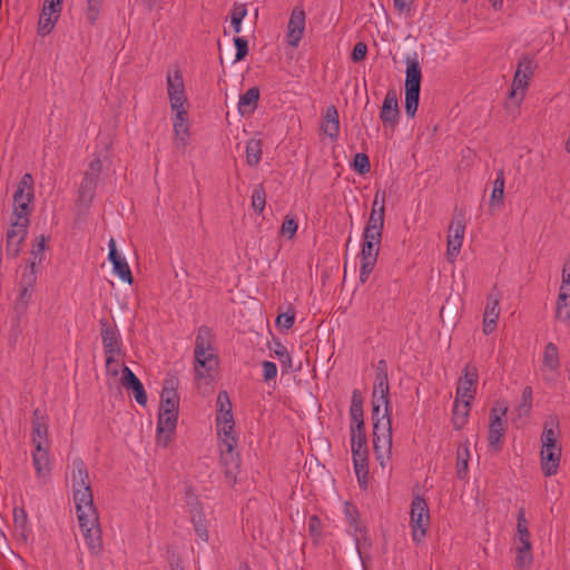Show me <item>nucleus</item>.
<instances>
[{"instance_id":"f257e3e1","label":"nucleus","mask_w":570,"mask_h":570,"mask_svg":"<svg viewBox=\"0 0 570 570\" xmlns=\"http://www.w3.org/2000/svg\"><path fill=\"white\" fill-rule=\"evenodd\" d=\"M68 479L70 480L78 522L86 544L94 554H98L102 549L99 517L94 504L89 473L81 459L72 460Z\"/></svg>"},{"instance_id":"f03ea898","label":"nucleus","mask_w":570,"mask_h":570,"mask_svg":"<svg viewBox=\"0 0 570 570\" xmlns=\"http://www.w3.org/2000/svg\"><path fill=\"white\" fill-rule=\"evenodd\" d=\"M387 364L380 360L373 386V446L376 460L385 468L392 455V425L390 417Z\"/></svg>"},{"instance_id":"7ed1b4c3","label":"nucleus","mask_w":570,"mask_h":570,"mask_svg":"<svg viewBox=\"0 0 570 570\" xmlns=\"http://www.w3.org/2000/svg\"><path fill=\"white\" fill-rule=\"evenodd\" d=\"M558 422L554 420L546 422L541 435V469L546 476L554 475L561 458V446L557 441Z\"/></svg>"},{"instance_id":"20e7f679","label":"nucleus","mask_w":570,"mask_h":570,"mask_svg":"<svg viewBox=\"0 0 570 570\" xmlns=\"http://www.w3.org/2000/svg\"><path fill=\"white\" fill-rule=\"evenodd\" d=\"M405 63V112L414 117L419 106L422 70L416 53L406 56Z\"/></svg>"},{"instance_id":"39448f33","label":"nucleus","mask_w":570,"mask_h":570,"mask_svg":"<svg viewBox=\"0 0 570 570\" xmlns=\"http://www.w3.org/2000/svg\"><path fill=\"white\" fill-rule=\"evenodd\" d=\"M30 224L29 217L21 215H11L10 227L6 235V254L16 258L21 252V245L26 239L27 230Z\"/></svg>"},{"instance_id":"423d86ee","label":"nucleus","mask_w":570,"mask_h":570,"mask_svg":"<svg viewBox=\"0 0 570 570\" xmlns=\"http://www.w3.org/2000/svg\"><path fill=\"white\" fill-rule=\"evenodd\" d=\"M430 524V511L428 503L421 497H415L411 504V528L412 539L421 542L425 535Z\"/></svg>"},{"instance_id":"0eeeda50","label":"nucleus","mask_w":570,"mask_h":570,"mask_svg":"<svg viewBox=\"0 0 570 570\" xmlns=\"http://www.w3.org/2000/svg\"><path fill=\"white\" fill-rule=\"evenodd\" d=\"M33 199V178L30 174H24L18 184L13 194V209L11 215H21L29 217L31 213L30 204Z\"/></svg>"},{"instance_id":"6e6552de","label":"nucleus","mask_w":570,"mask_h":570,"mask_svg":"<svg viewBox=\"0 0 570 570\" xmlns=\"http://www.w3.org/2000/svg\"><path fill=\"white\" fill-rule=\"evenodd\" d=\"M556 318L570 326V257L562 269V281L556 304Z\"/></svg>"},{"instance_id":"1a4fd4ad","label":"nucleus","mask_w":570,"mask_h":570,"mask_svg":"<svg viewBox=\"0 0 570 570\" xmlns=\"http://www.w3.org/2000/svg\"><path fill=\"white\" fill-rule=\"evenodd\" d=\"M534 65L531 58L522 57L519 61L517 71L512 81V89L510 91V98H518V104L521 102L528 89L529 81L533 76Z\"/></svg>"},{"instance_id":"9d476101","label":"nucleus","mask_w":570,"mask_h":570,"mask_svg":"<svg viewBox=\"0 0 570 570\" xmlns=\"http://www.w3.org/2000/svg\"><path fill=\"white\" fill-rule=\"evenodd\" d=\"M345 514L350 522L351 531L356 544V550L361 560L364 562V551L371 546L367 530L360 522L358 512L354 505L346 503Z\"/></svg>"},{"instance_id":"9b49d317","label":"nucleus","mask_w":570,"mask_h":570,"mask_svg":"<svg viewBox=\"0 0 570 570\" xmlns=\"http://www.w3.org/2000/svg\"><path fill=\"white\" fill-rule=\"evenodd\" d=\"M167 91L173 111L187 110V97L185 94V86L183 76L179 70L168 72L167 75Z\"/></svg>"},{"instance_id":"f8f14e48","label":"nucleus","mask_w":570,"mask_h":570,"mask_svg":"<svg viewBox=\"0 0 570 570\" xmlns=\"http://www.w3.org/2000/svg\"><path fill=\"white\" fill-rule=\"evenodd\" d=\"M508 406L504 403L498 402L490 413L489 425V445L491 449L498 451L501 448V439L504 434L503 416H505Z\"/></svg>"},{"instance_id":"ddd939ff","label":"nucleus","mask_w":570,"mask_h":570,"mask_svg":"<svg viewBox=\"0 0 570 570\" xmlns=\"http://www.w3.org/2000/svg\"><path fill=\"white\" fill-rule=\"evenodd\" d=\"M465 233V220L463 215L453 218L448 234L446 258L453 263L460 253Z\"/></svg>"},{"instance_id":"4468645a","label":"nucleus","mask_w":570,"mask_h":570,"mask_svg":"<svg viewBox=\"0 0 570 570\" xmlns=\"http://www.w3.org/2000/svg\"><path fill=\"white\" fill-rule=\"evenodd\" d=\"M186 505L196 534L199 539L207 542L209 534L206 525V519L200 509L197 497L190 490L186 491Z\"/></svg>"},{"instance_id":"2eb2a0df","label":"nucleus","mask_w":570,"mask_h":570,"mask_svg":"<svg viewBox=\"0 0 570 570\" xmlns=\"http://www.w3.org/2000/svg\"><path fill=\"white\" fill-rule=\"evenodd\" d=\"M101 338L106 355V368L107 371H110L111 364L115 362V357L121 352L120 338L117 330L107 323H102Z\"/></svg>"},{"instance_id":"dca6fc26","label":"nucleus","mask_w":570,"mask_h":570,"mask_svg":"<svg viewBox=\"0 0 570 570\" xmlns=\"http://www.w3.org/2000/svg\"><path fill=\"white\" fill-rule=\"evenodd\" d=\"M177 419L178 411H159L156 436L158 445L166 448L169 444L171 434L176 430Z\"/></svg>"},{"instance_id":"f3484780","label":"nucleus","mask_w":570,"mask_h":570,"mask_svg":"<svg viewBox=\"0 0 570 570\" xmlns=\"http://www.w3.org/2000/svg\"><path fill=\"white\" fill-rule=\"evenodd\" d=\"M478 384V370L475 366L468 364L462 376L459 379L456 395L458 401L471 402L474 397Z\"/></svg>"},{"instance_id":"a211bd4d","label":"nucleus","mask_w":570,"mask_h":570,"mask_svg":"<svg viewBox=\"0 0 570 570\" xmlns=\"http://www.w3.org/2000/svg\"><path fill=\"white\" fill-rule=\"evenodd\" d=\"M400 118V108L397 101V94L394 89H391L386 92L385 98L383 100L380 119L383 122L385 128H390L393 130L399 122Z\"/></svg>"},{"instance_id":"6ab92c4d","label":"nucleus","mask_w":570,"mask_h":570,"mask_svg":"<svg viewBox=\"0 0 570 570\" xmlns=\"http://www.w3.org/2000/svg\"><path fill=\"white\" fill-rule=\"evenodd\" d=\"M306 14L303 8L295 7L287 23V42L293 48L297 47L305 30Z\"/></svg>"},{"instance_id":"aec40b11","label":"nucleus","mask_w":570,"mask_h":570,"mask_svg":"<svg viewBox=\"0 0 570 570\" xmlns=\"http://www.w3.org/2000/svg\"><path fill=\"white\" fill-rule=\"evenodd\" d=\"M195 355L196 380L213 379V373L218 366V358L215 351H203Z\"/></svg>"},{"instance_id":"412c9836","label":"nucleus","mask_w":570,"mask_h":570,"mask_svg":"<svg viewBox=\"0 0 570 570\" xmlns=\"http://www.w3.org/2000/svg\"><path fill=\"white\" fill-rule=\"evenodd\" d=\"M31 425V442L33 448L50 446L47 417L39 409L33 411Z\"/></svg>"},{"instance_id":"4be33fe9","label":"nucleus","mask_w":570,"mask_h":570,"mask_svg":"<svg viewBox=\"0 0 570 570\" xmlns=\"http://www.w3.org/2000/svg\"><path fill=\"white\" fill-rule=\"evenodd\" d=\"M174 112V145L177 150H184L189 139V124L187 118V110H178Z\"/></svg>"},{"instance_id":"5701e85b","label":"nucleus","mask_w":570,"mask_h":570,"mask_svg":"<svg viewBox=\"0 0 570 570\" xmlns=\"http://www.w3.org/2000/svg\"><path fill=\"white\" fill-rule=\"evenodd\" d=\"M217 434L220 440L222 459L227 462L228 459L234 461V448L236 446V438L234 435V423L216 424Z\"/></svg>"},{"instance_id":"b1692460","label":"nucleus","mask_w":570,"mask_h":570,"mask_svg":"<svg viewBox=\"0 0 570 570\" xmlns=\"http://www.w3.org/2000/svg\"><path fill=\"white\" fill-rule=\"evenodd\" d=\"M500 295L492 292L488 296V302L483 313V332L484 334L492 333L497 327V321L500 315Z\"/></svg>"},{"instance_id":"393cba45","label":"nucleus","mask_w":570,"mask_h":570,"mask_svg":"<svg viewBox=\"0 0 570 570\" xmlns=\"http://www.w3.org/2000/svg\"><path fill=\"white\" fill-rule=\"evenodd\" d=\"M178 385V380L175 376L168 377L165 381L163 391H161V400L159 411H178L179 406V395L176 391Z\"/></svg>"},{"instance_id":"a878e982","label":"nucleus","mask_w":570,"mask_h":570,"mask_svg":"<svg viewBox=\"0 0 570 570\" xmlns=\"http://www.w3.org/2000/svg\"><path fill=\"white\" fill-rule=\"evenodd\" d=\"M121 384L126 390L131 389L134 391L135 400L138 404L145 405L147 403V395L142 383L127 366L121 371Z\"/></svg>"},{"instance_id":"bb28decb","label":"nucleus","mask_w":570,"mask_h":570,"mask_svg":"<svg viewBox=\"0 0 570 570\" xmlns=\"http://www.w3.org/2000/svg\"><path fill=\"white\" fill-rule=\"evenodd\" d=\"M50 446H38L32 451V463L36 470V475L42 481H47L50 475Z\"/></svg>"},{"instance_id":"cd10ccee","label":"nucleus","mask_w":570,"mask_h":570,"mask_svg":"<svg viewBox=\"0 0 570 570\" xmlns=\"http://www.w3.org/2000/svg\"><path fill=\"white\" fill-rule=\"evenodd\" d=\"M323 132L332 140H336L340 132V119L337 109L334 106H328L325 110L322 121Z\"/></svg>"},{"instance_id":"c85d7f7f","label":"nucleus","mask_w":570,"mask_h":570,"mask_svg":"<svg viewBox=\"0 0 570 570\" xmlns=\"http://www.w3.org/2000/svg\"><path fill=\"white\" fill-rule=\"evenodd\" d=\"M98 180L83 175L78 190V204L81 207H88L95 196Z\"/></svg>"},{"instance_id":"c756f323","label":"nucleus","mask_w":570,"mask_h":570,"mask_svg":"<svg viewBox=\"0 0 570 570\" xmlns=\"http://www.w3.org/2000/svg\"><path fill=\"white\" fill-rule=\"evenodd\" d=\"M384 217L385 214H381L379 210H371L368 222L363 233V238H382Z\"/></svg>"},{"instance_id":"7c9ffc66","label":"nucleus","mask_w":570,"mask_h":570,"mask_svg":"<svg viewBox=\"0 0 570 570\" xmlns=\"http://www.w3.org/2000/svg\"><path fill=\"white\" fill-rule=\"evenodd\" d=\"M60 13V10L48 9L42 7L38 22V33L41 36L50 33L55 24L57 23Z\"/></svg>"},{"instance_id":"2f4dec72","label":"nucleus","mask_w":570,"mask_h":570,"mask_svg":"<svg viewBox=\"0 0 570 570\" xmlns=\"http://www.w3.org/2000/svg\"><path fill=\"white\" fill-rule=\"evenodd\" d=\"M350 414L352 420L351 430H364L363 404L358 391L353 392Z\"/></svg>"},{"instance_id":"473e14b6","label":"nucleus","mask_w":570,"mask_h":570,"mask_svg":"<svg viewBox=\"0 0 570 570\" xmlns=\"http://www.w3.org/2000/svg\"><path fill=\"white\" fill-rule=\"evenodd\" d=\"M259 99V89L257 87L249 88L244 95L239 97L238 111L240 115H249L254 112Z\"/></svg>"},{"instance_id":"72a5a7b5","label":"nucleus","mask_w":570,"mask_h":570,"mask_svg":"<svg viewBox=\"0 0 570 570\" xmlns=\"http://www.w3.org/2000/svg\"><path fill=\"white\" fill-rule=\"evenodd\" d=\"M351 450L353 458L368 455L365 430H351Z\"/></svg>"},{"instance_id":"f704fd0d","label":"nucleus","mask_w":570,"mask_h":570,"mask_svg":"<svg viewBox=\"0 0 570 570\" xmlns=\"http://www.w3.org/2000/svg\"><path fill=\"white\" fill-rule=\"evenodd\" d=\"M214 334L207 326H200L197 331L195 338L194 354H199L203 351H215L213 347Z\"/></svg>"},{"instance_id":"c9c22d12","label":"nucleus","mask_w":570,"mask_h":570,"mask_svg":"<svg viewBox=\"0 0 570 570\" xmlns=\"http://www.w3.org/2000/svg\"><path fill=\"white\" fill-rule=\"evenodd\" d=\"M470 405L471 402L458 401V399H455L453 405V424L456 430H460L466 423L470 412Z\"/></svg>"},{"instance_id":"e433bc0d","label":"nucleus","mask_w":570,"mask_h":570,"mask_svg":"<svg viewBox=\"0 0 570 570\" xmlns=\"http://www.w3.org/2000/svg\"><path fill=\"white\" fill-rule=\"evenodd\" d=\"M13 523L16 532L26 542L29 538L30 529L28 527L27 513L23 509L14 508Z\"/></svg>"},{"instance_id":"4c0bfd02","label":"nucleus","mask_w":570,"mask_h":570,"mask_svg":"<svg viewBox=\"0 0 570 570\" xmlns=\"http://www.w3.org/2000/svg\"><path fill=\"white\" fill-rule=\"evenodd\" d=\"M470 460V449L468 442L458 448L456 453V474L459 479H464L468 474V463Z\"/></svg>"},{"instance_id":"58836bf2","label":"nucleus","mask_w":570,"mask_h":570,"mask_svg":"<svg viewBox=\"0 0 570 570\" xmlns=\"http://www.w3.org/2000/svg\"><path fill=\"white\" fill-rule=\"evenodd\" d=\"M504 197V175L500 170L493 183V189L490 198V208L501 207Z\"/></svg>"},{"instance_id":"ea45409f","label":"nucleus","mask_w":570,"mask_h":570,"mask_svg":"<svg viewBox=\"0 0 570 570\" xmlns=\"http://www.w3.org/2000/svg\"><path fill=\"white\" fill-rule=\"evenodd\" d=\"M560 366L559 351L554 343H548L543 352V367L556 372Z\"/></svg>"},{"instance_id":"a19ab883","label":"nucleus","mask_w":570,"mask_h":570,"mask_svg":"<svg viewBox=\"0 0 570 570\" xmlns=\"http://www.w3.org/2000/svg\"><path fill=\"white\" fill-rule=\"evenodd\" d=\"M517 543H527L530 542V532H529V523L525 517V511L521 508L518 512L517 517V534H515Z\"/></svg>"},{"instance_id":"79ce46f5","label":"nucleus","mask_w":570,"mask_h":570,"mask_svg":"<svg viewBox=\"0 0 570 570\" xmlns=\"http://www.w3.org/2000/svg\"><path fill=\"white\" fill-rule=\"evenodd\" d=\"M262 157L261 139L252 138L246 144V163L254 167L257 166Z\"/></svg>"},{"instance_id":"37998d69","label":"nucleus","mask_w":570,"mask_h":570,"mask_svg":"<svg viewBox=\"0 0 570 570\" xmlns=\"http://www.w3.org/2000/svg\"><path fill=\"white\" fill-rule=\"evenodd\" d=\"M531 542L527 543H517V567L520 569H524L532 562V553H531Z\"/></svg>"},{"instance_id":"c03bdc74","label":"nucleus","mask_w":570,"mask_h":570,"mask_svg":"<svg viewBox=\"0 0 570 570\" xmlns=\"http://www.w3.org/2000/svg\"><path fill=\"white\" fill-rule=\"evenodd\" d=\"M104 0H86L85 18L88 23L94 26L99 19Z\"/></svg>"},{"instance_id":"a18cd8bd","label":"nucleus","mask_w":570,"mask_h":570,"mask_svg":"<svg viewBox=\"0 0 570 570\" xmlns=\"http://www.w3.org/2000/svg\"><path fill=\"white\" fill-rule=\"evenodd\" d=\"M380 244L381 238L374 237V239L371 238H363V245L361 249V257L362 258H377L379 252H380Z\"/></svg>"},{"instance_id":"49530a36","label":"nucleus","mask_w":570,"mask_h":570,"mask_svg":"<svg viewBox=\"0 0 570 570\" xmlns=\"http://www.w3.org/2000/svg\"><path fill=\"white\" fill-rule=\"evenodd\" d=\"M353 463H354V470H355V474L357 476L358 482L362 485H365L366 480H367V474H368L367 456L353 458Z\"/></svg>"},{"instance_id":"de8ad7c7","label":"nucleus","mask_w":570,"mask_h":570,"mask_svg":"<svg viewBox=\"0 0 570 570\" xmlns=\"http://www.w3.org/2000/svg\"><path fill=\"white\" fill-rule=\"evenodd\" d=\"M112 267H114V273L116 275H118V277L121 281L127 282L128 284L132 283V276H131L129 265L124 257L121 259H119L118 262H115Z\"/></svg>"},{"instance_id":"09e8293b","label":"nucleus","mask_w":570,"mask_h":570,"mask_svg":"<svg viewBox=\"0 0 570 570\" xmlns=\"http://www.w3.org/2000/svg\"><path fill=\"white\" fill-rule=\"evenodd\" d=\"M265 204H266L265 190L262 186H257L253 190L252 207L256 213L261 214L265 208Z\"/></svg>"},{"instance_id":"8fccbe9b","label":"nucleus","mask_w":570,"mask_h":570,"mask_svg":"<svg viewBox=\"0 0 570 570\" xmlns=\"http://www.w3.org/2000/svg\"><path fill=\"white\" fill-rule=\"evenodd\" d=\"M37 281L36 262L31 261L21 275L20 286L33 287Z\"/></svg>"},{"instance_id":"3c124183","label":"nucleus","mask_w":570,"mask_h":570,"mask_svg":"<svg viewBox=\"0 0 570 570\" xmlns=\"http://www.w3.org/2000/svg\"><path fill=\"white\" fill-rule=\"evenodd\" d=\"M273 351L274 354L278 357L284 370H288L292 367V357L287 348L282 343L276 342Z\"/></svg>"},{"instance_id":"603ef678","label":"nucleus","mask_w":570,"mask_h":570,"mask_svg":"<svg viewBox=\"0 0 570 570\" xmlns=\"http://www.w3.org/2000/svg\"><path fill=\"white\" fill-rule=\"evenodd\" d=\"M298 224L296 219L287 215L281 226L279 234L288 239H292L295 236Z\"/></svg>"},{"instance_id":"864d4df0","label":"nucleus","mask_w":570,"mask_h":570,"mask_svg":"<svg viewBox=\"0 0 570 570\" xmlns=\"http://www.w3.org/2000/svg\"><path fill=\"white\" fill-rule=\"evenodd\" d=\"M376 261L377 258H362L361 257V262H360V282L361 283H365L371 273L373 272L374 267H375V264H376Z\"/></svg>"},{"instance_id":"5fc2aeb1","label":"nucleus","mask_w":570,"mask_h":570,"mask_svg":"<svg viewBox=\"0 0 570 570\" xmlns=\"http://www.w3.org/2000/svg\"><path fill=\"white\" fill-rule=\"evenodd\" d=\"M104 168V160L99 156H94L89 161L88 169L85 175L98 180Z\"/></svg>"},{"instance_id":"6e6d98bb","label":"nucleus","mask_w":570,"mask_h":570,"mask_svg":"<svg viewBox=\"0 0 570 570\" xmlns=\"http://www.w3.org/2000/svg\"><path fill=\"white\" fill-rule=\"evenodd\" d=\"M531 403H532V390L530 386H527L522 391L521 401H520L519 409H518L520 415L529 414V412L531 410Z\"/></svg>"},{"instance_id":"4d7b16f0","label":"nucleus","mask_w":570,"mask_h":570,"mask_svg":"<svg viewBox=\"0 0 570 570\" xmlns=\"http://www.w3.org/2000/svg\"><path fill=\"white\" fill-rule=\"evenodd\" d=\"M46 248V237L43 235L39 236L36 239V244L31 250L32 261L37 264H40L43 259V252Z\"/></svg>"},{"instance_id":"13d9d810","label":"nucleus","mask_w":570,"mask_h":570,"mask_svg":"<svg viewBox=\"0 0 570 570\" xmlns=\"http://www.w3.org/2000/svg\"><path fill=\"white\" fill-rule=\"evenodd\" d=\"M354 168L360 174H365V173L370 171L371 165H370L368 157L362 153L356 154L354 157Z\"/></svg>"},{"instance_id":"bf43d9fd","label":"nucleus","mask_w":570,"mask_h":570,"mask_svg":"<svg viewBox=\"0 0 570 570\" xmlns=\"http://www.w3.org/2000/svg\"><path fill=\"white\" fill-rule=\"evenodd\" d=\"M234 45L236 47V61L243 60L248 53V42L245 38H234Z\"/></svg>"},{"instance_id":"052dcab7","label":"nucleus","mask_w":570,"mask_h":570,"mask_svg":"<svg viewBox=\"0 0 570 570\" xmlns=\"http://www.w3.org/2000/svg\"><path fill=\"white\" fill-rule=\"evenodd\" d=\"M295 321V314L294 312H286L283 314H279L276 318V325L279 328L289 330Z\"/></svg>"},{"instance_id":"680f3d73","label":"nucleus","mask_w":570,"mask_h":570,"mask_svg":"<svg viewBox=\"0 0 570 570\" xmlns=\"http://www.w3.org/2000/svg\"><path fill=\"white\" fill-rule=\"evenodd\" d=\"M413 2L414 0H393L395 10L406 17H411Z\"/></svg>"},{"instance_id":"e2e57ef3","label":"nucleus","mask_w":570,"mask_h":570,"mask_svg":"<svg viewBox=\"0 0 570 570\" xmlns=\"http://www.w3.org/2000/svg\"><path fill=\"white\" fill-rule=\"evenodd\" d=\"M232 411V403L226 391L219 392L217 396V413Z\"/></svg>"},{"instance_id":"0e129e2a","label":"nucleus","mask_w":570,"mask_h":570,"mask_svg":"<svg viewBox=\"0 0 570 570\" xmlns=\"http://www.w3.org/2000/svg\"><path fill=\"white\" fill-rule=\"evenodd\" d=\"M264 381H271L277 375V366L271 361H264L262 363Z\"/></svg>"},{"instance_id":"69168bd1","label":"nucleus","mask_w":570,"mask_h":570,"mask_svg":"<svg viewBox=\"0 0 570 570\" xmlns=\"http://www.w3.org/2000/svg\"><path fill=\"white\" fill-rule=\"evenodd\" d=\"M247 12L248 10L245 3L235 2L230 11V19L243 21V19L247 16Z\"/></svg>"},{"instance_id":"338daca9","label":"nucleus","mask_w":570,"mask_h":570,"mask_svg":"<svg viewBox=\"0 0 570 570\" xmlns=\"http://www.w3.org/2000/svg\"><path fill=\"white\" fill-rule=\"evenodd\" d=\"M366 53H367L366 45L364 42H357L353 48L351 58L354 62H358V61H362L363 59H365Z\"/></svg>"},{"instance_id":"774afa93","label":"nucleus","mask_w":570,"mask_h":570,"mask_svg":"<svg viewBox=\"0 0 570 570\" xmlns=\"http://www.w3.org/2000/svg\"><path fill=\"white\" fill-rule=\"evenodd\" d=\"M372 210H379L381 214H385V193L377 190L373 204H372Z\"/></svg>"}]
</instances>
